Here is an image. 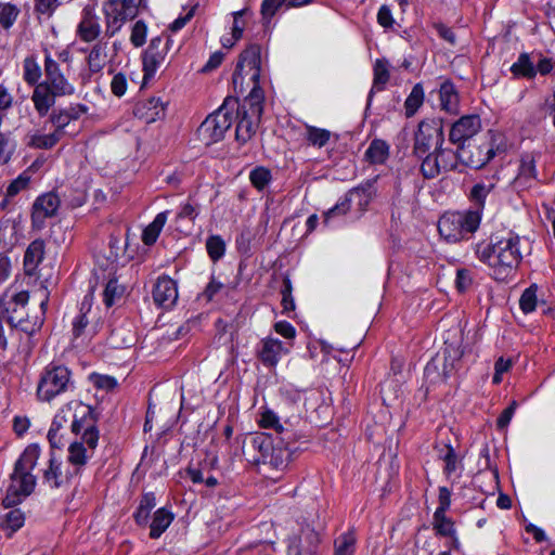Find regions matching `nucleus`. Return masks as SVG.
<instances>
[{"mask_svg":"<svg viewBox=\"0 0 555 555\" xmlns=\"http://www.w3.org/2000/svg\"><path fill=\"white\" fill-rule=\"evenodd\" d=\"M289 440H279L264 433L248 434L242 442V453L247 463L268 480L280 481L293 461Z\"/></svg>","mask_w":555,"mask_h":555,"instance_id":"nucleus-1","label":"nucleus"},{"mask_svg":"<svg viewBox=\"0 0 555 555\" xmlns=\"http://www.w3.org/2000/svg\"><path fill=\"white\" fill-rule=\"evenodd\" d=\"M475 255L488 266L496 281H505L515 273L522 260L521 238L514 232L492 237L489 243L476 244Z\"/></svg>","mask_w":555,"mask_h":555,"instance_id":"nucleus-2","label":"nucleus"},{"mask_svg":"<svg viewBox=\"0 0 555 555\" xmlns=\"http://www.w3.org/2000/svg\"><path fill=\"white\" fill-rule=\"evenodd\" d=\"M95 418L90 405L81 401L73 400L64 404L54 415L51 427L48 431V440L52 448L64 446L65 426L70 422L72 431L79 436L81 430L89 431Z\"/></svg>","mask_w":555,"mask_h":555,"instance_id":"nucleus-3","label":"nucleus"},{"mask_svg":"<svg viewBox=\"0 0 555 555\" xmlns=\"http://www.w3.org/2000/svg\"><path fill=\"white\" fill-rule=\"evenodd\" d=\"M40 457V448L37 444H29L21 454L11 474L10 485L3 499V505L11 507L18 504L28 496L36 487V477L33 469Z\"/></svg>","mask_w":555,"mask_h":555,"instance_id":"nucleus-4","label":"nucleus"},{"mask_svg":"<svg viewBox=\"0 0 555 555\" xmlns=\"http://www.w3.org/2000/svg\"><path fill=\"white\" fill-rule=\"evenodd\" d=\"M261 74V48L259 44L248 46L238 57L236 68L233 73L232 81L236 93L244 94L250 89L244 103H249L251 96L259 95V103H263L264 93L259 86Z\"/></svg>","mask_w":555,"mask_h":555,"instance_id":"nucleus-5","label":"nucleus"},{"mask_svg":"<svg viewBox=\"0 0 555 555\" xmlns=\"http://www.w3.org/2000/svg\"><path fill=\"white\" fill-rule=\"evenodd\" d=\"M480 221V210L450 211L440 217L438 231L447 242L456 243L476 232Z\"/></svg>","mask_w":555,"mask_h":555,"instance_id":"nucleus-6","label":"nucleus"},{"mask_svg":"<svg viewBox=\"0 0 555 555\" xmlns=\"http://www.w3.org/2000/svg\"><path fill=\"white\" fill-rule=\"evenodd\" d=\"M73 388L70 371L64 365L51 363L40 374L37 397L40 401L50 402Z\"/></svg>","mask_w":555,"mask_h":555,"instance_id":"nucleus-7","label":"nucleus"},{"mask_svg":"<svg viewBox=\"0 0 555 555\" xmlns=\"http://www.w3.org/2000/svg\"><path fill=\"white\" fill-rule=\"evenodd\" d=\"M235 100L227 98L223 104L199 126L198 134L206 145L221 141L232 125Z\"/></svg>","mask_w":555,"mask_h":555,"instance_id":"nucleus-8","label":"nucleus"},{"mask_svg":"<svg viewBox=\"0 0 555 555\" xmlns=\"http://www.w3.org/2000/svg\"><path fill=\"white\" fill-rule=\"evenodd\" d=\"M463 350L460 346L447 345L440 353L425 366V376L433 383L446 382L454 376L461 367Z\"/></svg>","mask_w":555,"mask_h":555,"instance_id":"nucleus-9","label":"nucleus"},{"mask_svg":"<svg viewBox=\"0 0 555 555\" xmlns=\"http://www.w3.org/2000/svg\"><path fill=\"white\" fill-rule=\"evenodd\" d=\"M142 0H107L102 11L105 17V36L114 37L126 22L137 17Z\"/></svg>","mask_w":555,"mask_h":555,"instance_id":"nucleus-10","label":"nucleus"},{"mask_svg":"<svg viewBox=\"0 0 555 555\" xmlns=\"http://www.w3.org/2000/svg\"><path fill=\"white\" fill-rule=\"evenodd\" d=\"M444 143L443 121L441 118H427L418 124L414 134L413 154L423 158Z\"/></svg>","mask_w":555,"mask_h":555,"instance_id":"nucleus-11","label":"nucleus"},{"mask_svg":"<svg viewBox=\"0 0 555 555\" xmlns=\"http://www.w3.org/2000/svg\"><path fill=\"white\" fill-rule=\"evenodd\" d=\"M420 170L425 179H434L438 176L455 170L460 160V152L440 146L425 155Z\"/></svg>","mask_w":555,"mask_h":555,"instance_id":"nucleus-12","label":"nucleus"},{"mask_svg":"<svg viewBox=\"0 0 555 555\" xmlns=\"http://www.w3.org/2000/svg\"><path fill=\"white\" fill-rule=\"evenodd\" d=\"M89 431L81 430L80 440L70 443L68 448V462L74 466L70 470L76 477L79 475L80 469L87 464L88 460L92 456L99 441V430L95 422L92 423V428Z\"/></svg>","mask_w":555,"mask_h":555,"instance_id":"nucleus-13","label":"nucleus"},{"mask_svg":"<svg viewBox=\"0 0 555 555\" xmlns=\"http://www.w3.org/2000/svg\"><path fill=\"white\" fill-rule=\"evenodd\" d=\"M259 95L254 94L249 103H244L238 114V122L235 130V138L241 143H246L256 133L263 112V103H259Z\"/></svg>","mask_w":555,"mask_h":555,"instance_id":"nucleus-14","label":"nucleus"},{"mask_svg":"<svg viewBox=\"0 0 555 555\" xmlns=\"http://www.w3.org/2000/svg\"><path fill=\"white\" fill-rule=\"evenodd\" d=\"M29 296L27 292L17 294L5 293L0 298V313L4 314L7 321L14 327H20L24 332L31 333L35 331L28 326V321L25 319V308L28 302Z\"/></svg>","mask_w":555,"mask_h":555,"instance_id":"nucleus-15","label":"nucleus"},{"mask_svg":"<svg viewBox=\"0 0 555 555\" xmlns=\"http://www.w3.org/2000/svg\"><path fill=\"white\" fill-rule=\"evenodd\" d=\"M101 324L95 315H91V304L86 297L81 302L80 313L73 321L74 340H80L82 344L91 341L98 334Z\"/></svg>","mask_w":555,"mask_h":555,"instance_id":"nucleus-16","label":"nucleus"},{"mask_svg":"<svg viewBox=\"0 0 555 555\" xmlns=\"http://www.w3.org/2000/svg\"><path fill=\"white\" fill-rule=\"evenodd\" d=\"M44 75L46 80L42 85H46L49 89L60 96L72 95L75 93V87L62 73L59 63L52 59L49 52L44 55Z\"/></svg>","mask_w":555,"mask_h":555,"instance_id":"nucleus-17","label":"nucleus"},{"mask_svg":"<svg viewBox=\"0 0 555 555\" xmlns=\"http://www.w3.org/2000/svg\"><path fill=\"white\" fill-rule=\"evenodd\" d=\"M101 33V18L96 13V3H88L80 12L76 36L83 42H93L100 37Z\"/></svg>","mask_w":555,"mask_h":555,"instance_id":"nucleus-18","label":"nucleus"},{"mask_svg":"<svg viewBox=\"0 0 555 555\" xmlns=\"http://www.w3.org/2000/svg\"><path fill=\"white\" fill-rule=\"evenodd\" d=\"M170 43V38L165 40L159 37L152 39L143 55L144 82L153 78L158 67L165 62Z\"/></svg>","mask_w":555,"mask_h":555,"instance_id":"nucleus-19","label":"nucleus"},{"mask_svg":"<svg viewBox=\"0 0 555 555\" xmlns=\"http://www.w3.org/2000/svg\"><path fill=\"white\" fill-rule=\"evenodd\" d=\"M61 201L59 196L49 192L40 195L33 205L31 222L36 229H41L48 218L55 216L59 210Z\"/></svg>","mask_w":555,"mask_h":555,"instance_id":"nucleus-20","label":"nucleus"},{"mask_svg":"<svg viewBox=\"0 0 555 555\" xmlns=\"http://www.w3.org/2000/svg\"><path fill=\"white\" fill-rule=\"evenodd\" d=\"M481 129V120L477 115H466L455 121L450 130L449 140L459 147L473 138Z\"/></svg>","mask_w":555,"mask_h":555,"instance_id":"nucleus-21","label":"nucleus"},{"mask_svg":"<svg viewBox=\"0 0 555 555\" xmlns=\"http://www.w3.org/2000/svg\"><path fill=\"white\" fill-rule=\"evenodd\" d=\"M153 300L163 308H171L178 299V287L176 281L167 275L157 279L153 287Z\"/></svg>","mask_w":555,"mask_h":555,"instance_id":"nucleus-22","label":"nucleus"},{"mask_svg":"<svg viewBox=\"0 0 555 555\" xmlns=\"http://www.w3.org/2000/svg\"><path fill=\"white\" fill-rule=\"evenodd\" d=\"M459 152L460 160L475 169L483 167L495 154L493 146L489 144L482 146L469 145L468 150L464 146H460Z\"/></svg>","mask_w":555,"mask_h":555,"instance_id":"nucleus-23","label":"nucleus"},{"mask_svg":"<svg viewBox=\"0 0 555 555\" xmlns=\"http://www.w3.org/2000/svg\"><path fill=\"white\" fill-rule=\"evenodd\" d=\"M74 478L76 476L70 470L63 473L62 463L54 457L49 460V466L43 470V482L53 489L68 486Z\"/></svg>","mask_w":555,"mask_h":555,"instance_id":"nucleus-24","label":"nucleus"},{"mask_svg":"<svg viewBox=\"0 0 555 555\" xmlns=\"http://www.w3.org/2000/svg\"><path fill=\"white\" fill-rule=\"evenodd\" d=\"M166 103L159 98H151L139 102L134 107V115L146 124L154 122L165 116Z\"/></svg>","mask_w":555,"mask_h":555,"instance_id":"nucleus-25","label":"nucleus"},{"mask_svg":"<svg viewBox=\"0 0 555 555\" xmlns=\"http://www.w3.org/2000/svg\"><path fill=\"white\" fill-rule=\"evenodd\" d=\"M288 349L283 343L276 338L267 337L261 340L258 350V357L267 366H275L283 353H287Z\"/></svg>","mask_w":555,"mask_h":555,"instance_id":"nucleus-26","label":"nucleus"},{"mask_svg":"<svg viewBox=\"0 0 555 555\" xmlns=\"http://www.w3.org/2000/svg\"><path fill=\"white\" fill-rule=\"evenodd\" d=\"M57 96L60 95L54 93V91L41 82L35 86L31 94V101L36 112L40 117L48 115L49 111L54 106L55 99Z\"/></svg>","mask_w":555,"mask_h":555,"instance_id":"nucleus-27","label":"nucleus"},{"mask_svg":"<svg viewBox=\"0 0 555 555\" xmlns=\"http://www.w3.org/2000/svg\"><path fill=\"white\" fill-rule=\"evenodd\" d=\"M86 62L91 74L102 72L108 62V42L98 40L89 50Z\"/></svg>","mask_w":555,"mask_h":555,"instance_id":"nucleus-28","label":"nucleus"},{"mask_svg":"<svg viewBox=\"0 0 555 555\" xmlns=\"http://www.w3.org/2000/svg\"><path fill=\"white\" fill-rule=\"evenodd\" d=\"M375 180H367L358 188L350 190L346 196L350 197V205H357V211L363 212L366 210L370 202L372 201L374 191Z\"/></svg>","mask_w":555,"mask_h":555,"instance_id":"nucleus-29","label":"nucleus"},{"mask_svg":"<svg viewBox=\"0 0 555 555\" xmlns=\"http://www.w3.org/2000/svg\"><path fill=\"white\" fill-rule=\"evenodd\" d=\"M440 107L449 114H457L460 106V96L454 85L446 80L439 89Z\"/></svg>","mask_w":555,"mask_h":555,"instance_id":"nucleus-30","label":"nucleus"},{"mask_svg":"<svg viewBox=\"0 0 555 555\" xmlns=\"http://www.w3.org/2000/svg\"><path fill=\"white\" fill-rule=\"evenodd\" d=\"M21 231V218H5L0 220V245L8 250L18 240L17 235Z\"/></svg>","mask_w":555,"mask_h":555,"instance_id":"nucleus-31","label":"nucleus"},{"mask_svg":"<svg viewBox=\"0 0 555 555\" xmlns=\"http://www.w3.org/2000/svg\"><path fill=\"white\" fill-rule=\"evenodd\" d=\"M304 138L308 144L318 149L324 147L332 138L337 140V135L333 134L330 130L310 125H306Z\"/></svg>","mask_w":555,"mask_h":555,"instance_id":"nucleus-32","label":"nucleus"},{"mask_svg":"<svg viewBox=\"0 0 555 555\" xmlns=\"http://www.w3.org/2000/svg\"><path fill=\"white\" fill-rule=\"evenodd\" d=\"M259 425L262 428H272L281 435L280 440H293L294 434L287 427L283 426L280 422L279 416L270 410L264 411L261 414Z\"/></svg>","mask_w":555,"mask_h":555,"instance_id":"nucleus-33","label":"nucleus"},{"mask_svg":"<svg viewBox=\"0 0 555 555\" xmlns=\"http://www.w3.org/2000/svg\"><path fill=\"white\" fill-rule=\"evenodd\" d=\"M168 214L169 211H162L157 214L154 220L143 230L142 242L145 245L151 246L157 241L164 225L167 222Z\"/></svg>","mask_w":555,"mask_h":555,"instance_id":"nucleus-34","label":"nucleus"},{"mask_svg":"<svg viewBox=\"0 0 555 555\" xmlns=\"http://www.w3.org/2000/svg\"><path fill=\"white\" fill-rule=\"evenodd\" d=\"M173 514L166 508H158L153 516L150 537L158 539L173 520Z\"/></svg>","mask_w":555,"mask_h":555,"instance_id":"nucleus-35","label":"nucleus"},{"mask_svg":"<svg viewBox=\"0 0 555 555\" xmlns=\"http://www.w3.org/2000/svg\"><path fill=\"white\" fill-rule=\"evenodd\" d=\"M357 547L354 529H349L334 540V555H353Z\"/></svg>","mask_w":555,"mask_h":555,"instance_id":"nucleus-36","label":"nucleus"},{"mask_svg":"<svg viewBox=\"0 0 555 555\" xmlns=\"http://www.w3.org/2000/svg\"><path fill=\"white\" fill-rule=\"evenodd\" d=\"M512 74L517 78L533 79L537 76L535 65L528 53L519 54L511 67Z\"/></svg>","mask_w":555,"mask_h":555,"instance_id":"nucleus-37","label":"nucleus"},{"mask_svg":"<svg viewBox=\"0 0 555 555\" xmlns=\"http://www.w3.org/2000/svg\"><path fill=\"white\" fill-rule=\"evenodd\" d=\"M389 156V145L380 139L371 142L365 152V158L371 164H384Z\"/></svg>","mask_w":555,"mask_h":555,"instance_id":"nucleus-38","label":"nucleus"},{"mask_svg":"<svg viewBox=\"0 0 555 555\" xmlns=\"http://www.w3.org/2000/svg\"><path fill=\"white\" fill-rule=\"evenodd\" d=\"M126 287L117 279H111L103 291V301L107 308L121 301Z\"/></svg>","mask_w":555,"mask_h":555,"instance_id":"nucleus-39","label":"nucleus"},{"mask_svg":"<svg viewBox=\"0 0 555 555\" xmlns=\"http://www.w3.org/2000/svg\"><path fill=\"white\" fill-rule=\"evenodd\" d=\"M44 256V242L42 240H35L29 244L25 251L24 264L28 270H34L43 259Z\"/></svg>","mask_w":555,"mask_h":555,"instance_id":"nucleus-40","label":"nucleus"},{"mask_svg":"<svg viewBox=\"0 0 555 555\" xmlns=\"http://www.w3.org/2000/svg\"><path fill=\"white\" fill-rule=\"evenodd\" d=\"M61 139L54 132L44 134L40 131L29 132L27 134V145L34 149H52Z\"/></svg>","mask_w":555,"mask_h":555,"instance_id":"nucleus-41","label":"nucleus"},{"mask_svg":"<svg viewBox=\"0 0 555 555\" xmlns=\"http://www.w3.org/2000/svg\"><path fill=\"white\" fill-rule=\"evenodd\" d=\"M389 62L385 59H378L375 61L373 73V89L376 91L384 90L385 86L389 81L390 73H389Z\"/></svg>","mask_w":555,"mask_h":555,"instance_id":"nucleus-42","label":"nucleus"},{"mask_svg":"<svg viewBox=\"0 0 555 555\" xmlns=\"http://www.w3.org/2000/svg\"><path fill=\"white\" fill-rule=\"evenodd\" d=\"M297 541V553L300 555L302 553L312 552L314 547L319 544L320 538L317 531L307 527L301 530V533L298 537Z\"/></svg>","mask_w":555,"mask_h":555,"instance_id":"nucleus-43","label":"nucleus"},{"mask_svg":"<svg viewBox=\"0 0 555 555\" xmlns=\"http://www.w3.org/2000/svg\"><path fill=\"white\" fill-rule=\"evenodd\" d=\"M42 76L41 67L36 59L30 55L25 57L23 62V78L29 86H37Z\"/></svg>","mask_w":555,"mask_h":555,"instance_id":"nucleus-44","label":"nucleus"},{"mask_svg":"<svg viewBox=\"0 0 555 555\" xmlns=\"http://www.w3.org/2000/svg\"><path fill=\"white\" fill-rule=\"evenodd\" d=\"M433 528L437 534L442 537H453L456 532L454 522L444 512H435L433 517Z\"/></svg>","mask_w":555,"mask_h":555,"instance_id":"nucleus-45","label":"nucleus"},{"mask_svg":"<svg viewBox=\"0 0 555 555\" xmlns=\"http://www.w3.org/2000/svg\"><path fill=\"white\" fill-rule=\"evenodd\" d=\"M156 500L153 493H145L140 504L134 513L135 522L140 526H145L147 524L150 513L155 507Z\"/></svg>","mask_w":555,"mask_h":555,"instance_id":"nucleus-46","label":"nucleus"},{"mask_svg":"<svg viewBox=\"0 0 555 555\" xmlns=\"http://www.w3.org/2000/svg\"><path fill=\"white\" fill-rule=\"evenodd\" d=\"M424 103V89L416 83L404 102L405 116L412 117Z\"/></svg>","mask_w":555,"mask_h":555,"instance_id":"nucleus-47","label":"nucleus"},{"mask_svg":"<svg viewBox=\"0 0 555 555\" xmlns=\"http://www.w3.org/2000/svg\"><path fill=\"white\" fill-rule=\"evenodd\" d=\"M20 9L10 2L0 3V26L4 30H9L16 22L20 15Z\"/></svg>","mask_w":555,"mask_h":555,"instance_id":"nucleus-48","label":"nucleus"},{"mask_svg":"<svg viewBox=\"0 0 555 555\" xmlns=\"http://www.w3.org/2000/svg\"><path fill=\"white\" fill-rule=\"evenodd\" d=\"M494 189V183L489 182H479L476 183L470 191V199L475 202L476 208L474 210H480L482 215V209L485 206V201L490 192Z\"/></svg>","mask_w":555,"mask_h":555,"instance_id":"nucleus-49","label":"nucleus"},{"mask_svg":"<svg viewBox=\"0 0 555 555\" xmlns=\"http://www.w3.org/2000/svg\"><path fill=\"white\" fill-rule=\"evenodd\" d=\"M272 180L271 171L263 167L258 166L254 168L249 173V181L254 188L258 191L264 190Z\"/></svg>","mask_w":555,"mask_h":555,"instance_id":"nucleus-50","label":"nucleus"},{"mask_svg":"<svg viewBox=\"0 0 555 555\" xmlns=\"http://www.w3.org/2000/svg\"><path fill=\"white\" fill-rule=\"evenodd\" d=\"M24 514L20 509H12L1 521V528L11 535L24 525Z\"/></svg>","mask_w":555,"mask_h":555,"instance_id":"nucleus-51","label":"nucleus"},{"mask_svg":"<svg viewBox=\"0 0 555 555\" xmlns=\"http://www.w3.org/2000/svg\"><path fill=\"white\" fill-rule=\"evenodd\" d=\"M206 250L210 259L216 262L225 251V243L220 235H211L206 241Z\"/></svg>","mask_w":555,"mask_h":555,"instance_id":"nucleus-52","label":"nucleus"},{"mask_svg":"<svg viewBox=\"0 0 555 555\" xmlns=\"http://www.w3.org/2000/svg\"><path fill=\"white\" fill-rule=\"evenodd\" d=\"M16 149V142L10 133H0V164L10 162Z\"/></svg>","mask_w":555,"mask_h":555,"instance_id":"nucleus-53","label":"nucleus"},{"mask_svg":"<svg viewBox=\"0 0 555 555\" xmlns=\"http://www.w3.org/2000/svg\"><path fill=\"white\" fill-rule=\"evenodd\" d=\"M538 286L532 284L526 288L520 296L519 307L524 313H531L535 310L538 298H537Z\"/></svg>","mask_w":555,"mask_h":555,"instance_id":"nucleus-54","label":"nucleus"},{"mask_svg":"<svg viewBox=\"0 0 555 555\" xmlns=\"http://www.w3.org/2000/svg\"><path fill=\"white\" fill-rule=\"evenodd\" d=\"M49 119L54 127L53 132L61 139L65 132V128L70 124L66 113L63 108L53 111Z\"/></svg>","mask_w":555,"mask_h":555,"instance_id":"nucleus-55","label":"nucleus"},{"mask_svg":"<svg viewBox=\"0 0 555 555\" xmlns=\"http://www.w3.org/2000/svg\"><path fill=\"white\" fill-rule=\"evenodd\" d=\"M246 12H247V10H241V11L233 13V17H234L233 26H232L233 41H230V40L223 41L224 47H232L235 41L241 39L243 31H244V27H245V23L243 21V15Z\"/></svg>","mask_w":555,"mask_h":555,"instance_id":"nucleus-56","label":"nucleus"},{"mask_svg":"<svg viewBox=\"0 0 555 555\" xmlns=\"http://www.w3.org/2000/svg\"><path fill=\"white\" fill-rule=\"evenodd\" d=\"M90 382L98 389H103L106 391L113 390L117 386V380L109 375H102L98 373H92L89 376Z\"/></svg>","mask_w":555,"mask_h":555,"instance_id":"nucleus-57","label":"nucleus"},{"mask_svg":"<svg viewBox=\"0 0 555 555\" xmlns=\"http://www.w3.org/2000/svg\"><path fill=\"white\" fill-rule=\"evenodd\" d=\"M29 176L20 175L16 179H14L7 188L5 197L12 198L17 195L21 191L25 190L29 183Z\"/></svg>","mask_w":555,"mask_h":555,"instance_id":"nucleus-58","label":"nucleus"},{"mask_svg":"<svg viewBox=\"0 0 555 555\" xmlns=\"http://www.w3.org/2000/svg\"><path fill=\"white\" fill-rule=\"evenodd\" d=\"M199 214V205L192 202L191 198H189L188 202L183 203L180 206V210L177 214V219H189L194 221L196 217Z\"/></svg>","mask_w":555,"mask_h":555,"instance_id":"nucleus-59","label":"nucleus"},{"mask_svg":"<svg viewBox=\"0 0 555 555\" xmlns=\"http://www.w3.org/2000/svg\"><path fill=\"white\" fill-rule=\"evenodd\" d=\"M350 208V197L345 195L333 208L324 214V222L327 223L332 217L346 215Z\"/></svg>","mask_w":555,"mask_h":555,"instance_id":"nucleus-60","label":"nucleus"},{"mask_svg":"<svg viewBox=\"0 0 555 555\" xmlns=\"http://www.w3.org/2000/svg\"><path fill=\"white\" fill-rule=\"evenodd\" d=\"M145 40H146V26L142 21H138V22H135V24L132 27L130 41L134 47L139 48L145 43Z\"/></svg>","mask_w":555,"mask_h":555,"instance_id":"nucleus-61","label":"nucleus"},{"mask_svg":"<svg viewBox=\"0 0 555 555\" xmlns=\"http://www.w3.org/2000/svg\"><path fill=\"white\" fill-rule=\"evenodd\" d=\"M127 77L122 73H117L113 76L111 81V91L115 96L121 98L127 91Z\"/></svg>","mask_w":555,"mask_h":555,"instance_id":"nucleus-62","label":"nucleus"},{"mask_svg":"<svg viewBox=\"0 0 555 555\" xmlns=\"http://www.w3.org/2000/svg\"><path fill=\"white\" fill-rule=\"evenodd\" d=\"M442 460L444 462V473L448 476H451L457 469L459 460L456 452L450 446H446V453L442 455Z\"/></svg>","mask_w":555,"mask_h":555,"instance_id":"nucleus-63","label":"nucleus"},{"mask_svg":"<svg viewBox=\"0 0 555 555\" xmlns=\"http://www.w3.org/2000/svg\"><path fill=\"white\" fill-rule=\"evenodd\" d=\"M225 288V285L218 281L216 278H211L204 292L201 294V298L206 301H210L214 297L222 292Z\"/></svg>","mask_w":555,"mask_h":555,"instance_id":"nucleus-64","label":"nucleus"}]
</instances>
